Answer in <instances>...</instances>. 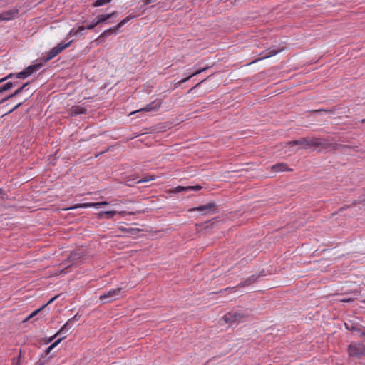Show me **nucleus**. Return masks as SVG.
I'll list each match as a JSON object with an SVG mask.
<instances>
[{"label": "nucleus", "mask_w": 365, "mask_h": 365, "mask_svg": "<svg viewBox=\"0 0 365 365\" xmlns=\"http://www.w3.org/2000/svg\"><path fill=\"white\" fill-rule=\"evenodd\" d=\"M289 146L299 145L304 149L310 147L327 148L331 145L327 139L321 138H302L287 143Z\"/></svg>", "instance_id": "obj_1"}, {"label": "nucleus", "mask_w": 365, "mask_h": 365, "mask_svg": "<svg viewBox=\"0 0 365 365\" xmlns=\"http://www.w3.org/2000/svg\"><path fill=\"white\" fill-rule=\"evenodd\" d=\"M73 41H70L69 42L65 43H60L56 46L53 47L47 54V56L45 58H41V61L43 63V64L48 61L53 59L54 57H56L58 54L61 53L63 50L68 48L71 44L72 43Z\"/></svg>", "instance_id": "obj_2"}, {"label": "nucleus", "mask_w": 365, "mask_h": 365, "mask_svg": "<svg viewBox=\"0 0 365 365\" xmlns=\"http://www.w3.org/2000/svg\"><path fill=\"white\" fill-rule=\"evenodd\" d=\"M248 314H245L242 310H232L225 314L222 319L226 322H240L244 317H247Z\"/></svg>", "instance_id": "obj_3"}, {"label": "nucleus", "mask_w": 365, "mask_h": 365, "mask_svg": "<svg viewBox=\"0 0 365 365\" xmlns=\"http://www.w3.org/2000/svg\"><path fill=\"white\" fill-rule=\"evenodd\" d=\"M122 289H123L121 287H118L116 289L106 291L100 296L99 299L103 304L117 299L120 297Z\"/></svg>", "instance_id": "obj_4"}, {"label": "nucleus", "mask_w": 365, "mask_h": 365, "mask_svg": "<svg viewBox=\"0 0 365 365\" xmlns=\"http://www.w3.org/2000/svg\"><path fill=\"white\" fill-rule=\"evenodd\" d=\"M348 353L350 356L361 359L365 356V345L363 344H351L348 346Z\"/></svg>", "instance_id": "obj_5"}, {"label": "nucleus", "mask_w": 365, "mask_h": 365, "mask_svg": "<svg viewBox=\"0 0 365 365\" xmlns=\"http://www.w3.org/2000/svg\"><path fill=\"white\" fill-rule=\"evenodd\" d=\"M43 63L41 61V63L29 66L22 71L16 73V78L19 79H25L29 76L32 75L34 73L38 71L41 67L43 66Z\"/></svg>", "instance_id": "obj_6"}, {"label": "nucleus", "mask_w": 365, "mask_h": 365, "mask_svg": "<svg viewBox=\"0 0 365 365\" xmlns=\"http://www.w3.org/2000/svg\"><path fill=\"white\" fill-rule=\"evenodd\" d=\"M194 211L202 212V215L208 213L215 214L218 212V206L215 202H209L206 205H200L199 207H192L188 210V212Z\"/></svg>", "instance_id": "obj_7"}, {"label": "nucleus", "mask_w": 365, "mask_h": 365, "mask_svg": "<svg viewBox=\"0 0 365 365\" xmlns=\"http://www.w3.org/2000/svg\"><path fill=\"white\" fill-rule=\"evenodd\" d=\"M86 253L81 249H77L72 251L67 259L63 262L64 264H66L68 262H71L74 264L77 262L78 260H81L84 256Z\"/></svg>", "instance_id": "obj_8"}, {"label": "nucleus", "mask_w": 365, "mask_h": 365, "mask_svg": "<svg viewBox=\"0 0 365 365\" xmlns=\"http://www.w3.org/2000/svg\"><path fill=\"white\" fill-rule=\"evenodd\" d=\"M109 204L107 201H101L98 202H86L76 204L74 206L68 208V210H73L76 208H88V207H99Z\"/></svg>", "instance_id": "obj_9"}, {"label": "nucleus", "mask_w": 365, "mask_h": 365, "mask_svg": "<svg viewBox=\"0 0 365 365\" xmlns=\"http://www.w3.org/2000/svg\"><path fill=\"white\" fill-rule=\"evenodd\" d=\"M264 271L260 272L258 274H254L252 276L249 277L244 282H240L239 284H237V287H247L249 286L253 283H255L258 281L259 277L261 276H264Z\"/></svg>", "instance_id": "obj_10"}, {"label": "nucleus", "mask_w": 365, "mask_h": 365, "mask_svg": "<svg viewBox=\"0 0 365 365\" xmlns=\"http://www.w3.org/2000/svg\"><path fill=\"white\" fill-rule=\"evenodd\" d=\"M161 106V101H153L150 103L146 105L144 108L139 109L137 110V112H150L153 110H157ZM135 112H132L130 114L135 113Z\"/></svg>", "instance_id": "obj_11"}, {"label": "nucleus", "mask_w": 365, "mask_h": 365, "mask_svg": "<svg viewBox=\"0 0 365 365\" xmlns=\"http://www.w3.org/2000/svg\"><path fill=\"white\" fill-rule=\"evenodd\" d=\"M19 14L18 9H11L0 14V21H9L13 19Z\"/></svg>", "instance_id": "obj_12"}, {"label": "nucleus", "mask_w": 365, "mask_h": 365, "mask_svg": "<svg viewBox=\"0 0 365 365\" xmlns=\"http://www.w3.org/2000/svg\"><path fill=\"white\" fill-rule=\"evenodd\" d=\"M29 84V82L23 83L22 86H20L18 89H16L14 93H11V94L6 96V97H4V98H2L0 101V104H2L4 102H6V101H8L11 98H13L16 97V96L19 95Z\"/></svg>", "instance_id": "obj_13"}, {"label": "nucleus", "mask_w": 365, "mask_h": 365, "mask_svg": "<svg viewBox=\"0 0 365 365\" xmlns=\"http://www.w3.org/2000/svg\"><path fill=\"white\" fill-rule=\"evenodd\" d=\"M118 16V11H113L110 14H100L96 17V21L99 24L105 23L112 17H117Z\"/></svg>", "instance_id": "obj_14"}, {"label": "nucleus", "mask_w": 365, "mask_h": 365, "mask_svg": "<svg viewBox=\"0 0 365 365\" xmlns=\"http://www.w3.org/2000/svg\"><path fill=\"white\" fill-rule=\"evenodd\" d=\"M141 212H142L141 211H137L136 212H128V215H135L136 213H141ZM103 213L105 214V216L108 219L112 218L117 213L119 215H120V216H125L127 214V212L125 211L117 212V211H115V210H112V211H103Z\"/></svg>", "instance_id": "obj_15"}, {"label": "nucleus", "mask_w": 365, "mask_h": 365, "mask_svg": "<svg viewBox=\"0 0 365 365\" xmlns=\"http://www.w3.org/2000/svg\"><path fill=\"white\" fill-rule=\"evenodd\" d=\"M116 31L114 27L110 28L106 31H104L96 40V42L101 43L106 40L110 35L116 34Z\"/></svg>", "instance_id": "obj_16"}, {"label": "nucleus", "mask_w": 365, "mask_h": 365, "mask_svg": "<svg viewBox=\"0 0 365 365\" xmlns=\"http://www.w3.org/2000/svg\"><path fill=\"white\" fill-rule=\"evenodd\" d=\"M87 113V109L81 106H73L70 108V114L72 116H77L81 114H86Z\"/></svg>", "instance_id": "obj_17"}, {"label": "nucleus", "mask_w": 365, "mask_h": 365, "mask_svg": "<svg viewBox=\"0 0 365 365\" xmlns=\"http://www.w3.org/2000/svg\"><path fill=\"white\" fill-rule=\"evenodd\" d=\"M210 68V66H206V67H204V68H198L197 69L195 72H193L192 73H191L190 76H188L187 77L185 78H182L181 79L180 81H178V85H182V83L187 82V81H189L191 78L207 71L208 68Z\"/></svg>", "instance_id": "obj_18"}, {"label": "nucleus", "mask_w": 365, "mask_h": 365, "mask_svg": "<svg viewBox=\"0 0 365 365\" xmlns=\"http://www.w3.org/2000/svg\"><path fill=\"white\" fill-rule=\"evenodd\" d=\"M272 170L273 172H282V171H291L292 169L289 168L287 163H279L272 166Z\"/></svg>", "instance_id": "obj_19"}, {"label": "nucleus", "mask_w": 365, "mask_h": 365, "mask_svg": "<svg viewBox=\"0 0 365 365\" xmlns=\"http://www.w3.org/2000/svg\"><path fill=\"white\" fill-rule=\"evenodd\" d=\"M73 326L72 320L68 319L66 324L60 329L56 334L61 335L68 333Z\"/></svg>", "instance_id": "obj_20"}, {"label": "nucleus", "mask_w": 365, "mask_h": 365, "mask_svg": "<svg viewBox=\"0 0 365 365\" xmlns=\"http://www.w3.org/2000/svg\"><path fill=\"white\" fill-rule=\"evenodd\" d=\"M345 328L351 331L361 332V329L358 327V325L354 324L353 322H349L348 323L344 324Z\"/></svg>", "instance_id": "obj_21"}, {"label": "nucleus", "mask_w": 365, "mask_h": 365, "mask_svg": "<svg viewBox=\"0 0 365 365\" xmlns=\"http://www.w3.org/2000/svg\"><path fill=\"white\" fill-rule=\"evenodd\" d=\"M134 16L129 15L124 19L121 20L116 26H113L116 32L119 31V29L124 26L126 23H128L130 19H132Z\"/></svg>", "instance_id": "obj_22"}, {"label": "nucleus", "mask_w": 365, "mask_h": 365, "mask_svg": "<svg viewBox=\"0 0 365 365\" xmlns=\"http://www.w3.org/2000/svg\"><path fill=\"white\" fill-rule=\"evenodd\" d=\"M120 230H121L122 232H125L130 235H137L139 232L141 231L140 229H138V228H125V227H120L119 228Z\"/></svg>", "instance_id": "obj_23"}, {"label": "nucleus", "mask_w": 365, "mask_h": 365, "mask_svg": "<svg viewBox=\"0 0 365 365\" xmlns=\"http://www.w3.org/2000/svg\"><path fill=\"white\" fill-rule=\"evenodd\" d=\"M66 336H63L58 339H57L56 341H54L52 344H51L45 351L46 356L48 355L51 350H53Z\"/></svg>", "instance_id": "obj_24"}, {"label": "nucleus", "mask_w": 365, "mask_h": 365, "mask_svg": "<svg viewBox=\"0 0 365 365\" xmlns=\"http://www.w3.org/2000/svg\"><path fill=\"white\" fill-rule=\"evenodd\" d=\"M12 88L11 81H8L6 83L0 86V93H4Z\"/></svg>", "instance_id": "obj_25"}, {"label": "nucleus", "mask_w": 365, "mask_h": 365, "mask_svg": "<svg viewBox=\"0 0 365 365\" xmlns=\"http://www.w3.org/2000/svg\"><path fill=\"white\" fill-rule=\"evenodd\" d=\"M338 110V107L337 106H334L331 108H326V109H319V110H314L313 112L314 113H321V112H324L326 113H330V114H332V113H334L336 110Z\"/></svg>", "instance_id": "obj_26"}, {"label": "nucleus", "mask_w": 365, "mask_h": 365, "mask_svg": "<svg viewBox=\"0 0 365 365\" xmlns=\"http://www.w3.org/2000/svg\"><path fill=\"white\" fill-rule=\"evenodd\" d=\"M94 26L91 23L89 24H88L86 26H79L78 27V29H76V31L75 32V34H79L80 32L84 31L85 29H88V30H91L93 29H94Z\"/></svg>", "instance_id": "obj_27"}, {"label": "nucleus", "mask_w": 365, "mask_h": 365, "mask_svg": "<svg viewBox=\"0 0 365 365\" xmlns=\"http://www.w3.org/2000/svg\"><path fill=\"white\" fill-rule=\"evenodd\" d=\"M112 0H96L93 4V7H99L111 2Z\"/></svg>", "instance_id": "obj_28"}, {"label": "nucleus", "mask_w": 365, "mask_h": 365, "mask_svg": "<svg viewBox=\"0 0 365 365\" xmlns=\"http://www.w3.org/2000/svg\"><path fill=\"white\" fill-rule=\"evenodd\" d=\"M212 220H208L205 222L204 223H201L199 225L203 229H212L213 227L214 222Z\"/></svg>", "instance_id": "obj_29"}, {"label": "nucleus", "mask_w": 365, "mask_h": 365, "mask_svg": "<svg viewBox=\"0 0 365 365\" xmlns=\"http://www.w3.org/2000/svg\"><path fill=\"white\" fill-rule=\"evenodd\" d=\"M46 308V305H42L40 308L34 310L31 314H29L26 321L29 320L31 318H33L34 316L37 315L41 311Z\"/></svg>", "instance_id": "obj_30"}, {"label": "nucleus", "mask_w": 365, "mask_h": 365, "mask_svg": "<svg viewBox=\"0 0 365 365\" xmlns=\"http://www.w3.org/2000/svg\"><path fill=\"white\" fill-rule=\"evenodd\" d=\"M186 192V186H177L175 188H173L171 190H170V192L172 193H178V192Z\"/></svg>", "instance_id": "obj_31"}, {"label": "nucleus", "mask_w": 365, "mask_h": 365, "mask_svg": "<svg viewBox=\"0 0 365 365\" xmlns=\"http://www.w3.org/2000/svg\"><path fill=\"white\" fill-rule=\"evenodd\" d=\"M202 189V186L196 185L194 186H186V192L188 191H198Z\"/></svg>", "instance_id": "obj_32"}, {"label": "nucleus", "mask_w": 365, "mask_h": 365, "mask_svg": "<svg viewBox=\"0 0 365 365\" xmlns=\"http://www.w3.org/2000/svg\"><path fill=\"white\" fill-rule=\"evenodd\" d=\"M21 358V349H19V354L17 357H14L12 359L13 365H20V359Z\"/></svg>", "instance_id": "obj_33"}, {"label": "nucleus", "mask_w": 365, "mask_h": 365, "mask_svg": "<svg viewBox=\"0 0 365 365\" xmlns=\"http://www.w3.org/2000/svg\"><path fill=\"white\" fill-rule=\"evenodd\" d=\"M58 334H55L53 336L46 339H42L41 341H43L44 344H48L51 343Z\"/></svg>", "instance_id": "obj_34"}, {"label": "nucleus", "mask_w": 365, "mask_h": 365, "mask_svg": "<svg viewBox=\"0 0 365 365\" xmlns=\"http://www.w3.org/2000/svg\"><path fill=\"white\" fill-rule=\"evenodd\" d=\"M23 104L22 102H20L18 104H16L13 108H11V110H9V111H7L6 113H4L3 115V116L4 115H6L9 113H11L12 112H14L15 110H16L18 108H19L21 105Z\"/></svg>", "instance_id": "obj_35"}, {"label": "nucleus", "mask_w": 365, "mask_h": 365, "mask_svg": "<svg viewBox=\"0 0 365 365\" xmlns=\"http://www.w3.org/2000/svg\"><path fill=\"white\" fill-rule=\"evenodd\" d=\"M14 76L16 77V73H9L6 76L0 79V83L4 82L5 81H6L8 79L13 78Z\"/></svg>", "instance_id": "obj_36"}, {"label": "nucleus", "mask_w": 365, "mask_h": 365, "mask_svg": "<svg viewBox=\"0 0 365 365\" xmlns=\"http://www.w3.org/2000/svg\"><path fill=\"white\" fill-rule=\"evenodd\" d=\"M154 180V178L153 176L146 177L145 178H142L140 180H138L135 182V183H140L144 182H148L150 180Z\"/></svg>", "instance_id": "obj_37"}, {"label": "nucleus", "mask_w": 365, "mask_h": 365, "mask_svg": "<svg viewBox=\"0 0 365 365\" xmlns=\"http://www.w3.org/2000/svg\"><path fill=\"white\" fill-rule=\"evenodd\" d=\"M207 78H204L202 79V81H200L199 83H197L195 86H194L193 87H192L188 91L187 93H191L195 88H196L197 87H198L202 83H203L204 81H206Z\"/></svg>", "instance_id": "obj_38"}, {"label": "nucleus", "mask_w": 365, "mask_h": 365, "mask_svg": "<svg viewBox=\"0 0 365 365\" xmlns=\"http://www.w3.org/2000/svg\"><path fill=\"white\" fill-rule=\"evenodd\" d=\"M61 296V294H57V295H55L53 297H52L51 299H49V301L45 304L44 305H46V307H47L48 304L53 303L56 299H57L59 297Z\"/></svg>", "instance_id": "obj_39"}, {"label": "nucleus", "mask_w": 365, "mask_h": 365, "mask_svg": "<svg viewBox=\"0 0 365 365\" xmlns=\"http://www.w3.org/2000/svg\"><path fill=\"white\" fill-rule=\"evenodd\" d=\"M279 52V50H270L268 53V55L266 56L264 58L273 56L277 54Z\"/></svg>", "instance_id": "obj_40"}, {"label": "nucleus", "mask_w": 365, "mask_h": 365, "mask_svg": "<svg viewBox=\"0 0 365 365\" xmlns=\"http://www.w3.org/2000/svg\"><path fill=\"white\" fill-rule=\"evenodd\" d=\"M80 317H81V315L77 313L76 314H75L74 317H73L72 318L69 319L70 320H72V322L73 323L74 321H78L80 319Z\"/></svg>", "instance_id": "obj_41"}, {"label": "nucleus", "mask_w": 365, "mask_h": 365, "mask_svg": "<svg viewBox=\"0 0 365 365\" xmlns=\"http://www.w3.org/2000/svg\"><path fill=\"white\" fill-rule=\"evenodd\" d=\"M47 361V359H44V358L39 359L36 365H44L46 362Z\"/></svg>", "instance_id": "obj_42"}, {"label": "nucleus", "mask_w": 365, "mask_h": 365, "mask_svg": "<svg viewBox=\"0 0 365 365\" xmlns=\"http://www.w3.org/2000/svg\"><path fill=\"white\" fill-rule=\"evenodd\" d=\"M6 195V192L2 188H0V199H3L4 196Z\"/></svg>", "instance_id": "obj_43"}, {"label": "nucleus", "mask_w": 365, "mask_h": 365, "mask_svg": "<svg viewBox=\"0 0 365 365\" xmlns=\"http://www.w3.org/2000/svg\"><path fill=\"white\" fill-rule=\"evenodd\" d=\"M76 31V30H75V29H71V31L69 32V34H68V36L76 35L75 34Z\"/></svg>", "instance_id": "obj_44"}, {"label": "nucleus", "mask_w": 365, "mask_h": 365, "mask_svg": "<svg viewBox=\"0 0 365 365\" xmlns=\"http://www.w3.org/2000/svg\"><path fill=\"white\" fill-rule=\"evenodd\" d=\"M103 216H105V214L103 213V211L102 212H100L98 214V219H102L103 217Z\"/></svg>", "instance_id": "obj_45"}, {"label": "nucleus", "mask_w": 365, "mask_h": 365, "mask_svg": "<svg viewBox=\"0 0 365 365\" xmlns=\"http://www.w3.org/2000/svg\"><path fill=\"white\" fill-rule=\"evenodd\" d=\"M143 2L145 5H148L152 2V0H143Z\"/></svg>", "instance_id": "obj_46"}, {"label": "nucleus", "mask_w": 365, "mask_h": 365, "mask_svg": "<svg viewBox=\"0 0 365 365\" xmlns=\"http://www.w3.org/2000/svg\"><path fill=\"white\" fill-rule=\"evenodd\" d=\"M91 24L94 26V27H96L98 24V23L96 21V18L93 20Z\"/></svg>", "instance_id": "obj_47"}, {"label": "nucleus", "mask_w": 365, "mask_h": 365, "mask_svg": "<svg viewBox=\"0 0 365 365\" xmlns=\"http://www.w3.org/2000/svg\"><path fill=\"white\" fill-rule=\"evenodd\" d=\"M360 336L364 337L363 341L365 343V331H362Z\"/></svg>", "instance_id": "obj_48"}, {"label": "nucleus", "mask_w": 365, "mask_h": 365, "mask_svg": "<svg viewBox=\"0 0 365 365\" xmlns=\"http://www.w3.org/2000/svg\"><path fill=\"white\" fill-rule=\"evenodd\" d=\"M11 83H12V88L16 85L19 84V81H11Z\"/></svg>", "instance_id": "obj_49"}, {"label": "nucleus", "mask_w": 365, "mask_h": 365, "mask_svg": "<svg viewBox=\"0 0 365 365\" xmlns=\"http://www.w3.org/2000/svg\"><path fill=\"white\" fill-rule=\"evenodd\" d=\"M351 207V205H346V207H341V208L339 210V212H341V211L344 210V209L348 208V207Z\"/></svg>", "instance_id": "obj_50"}, {"label": "nucleus", "mask_w": 365, "mask_h": 365, "mask_svg": "<svg viewBox=\"0 0 365 365\" xmlns=\"http://www.w3.org/2000/svg\"><path fill=\"white\" fill-rule=\"evenodd\" d=\"M341 302H349L352 301V299H342V300H341Z\"/></svg>", "instance_id": "obj_51"}, {"label": "nucleus", "mask_w": 365, "mask_h": 365, "mask_svg": "<svg viewBox=\"0 0 365 365\" xmlns=\"http://www.w3.org/2000/svg\"><path fill=\"white\" fill-rule=\"evenodd\" d=\"M234 288H235V287H227V288H225V289H223V290H224V291H227V290H228V289H234Z\"/></svg>", "instance_id": "obj_52"}, {"label": "nucleus", "mask_w": 365, "mask_h": 365, "mask_svg": "<svg viewBox=\"0 0 365 365\" xmlns=\"http://www.w3.org/2000/svg\"><path fill=\"white\" fill-rule=\"evenodd\" d=\"M69 266H68L67 267H66L65 269H62L61 272H66V269H68Z\"/></svg>", "instance_id": "obj_53"}, {"label": "nucleus", "mask_w": 365, "mask_h": 365, "mask_svg": "<svg viewBox=\"0 0 365 365\" xmlns=\"http://www.w3.org/2000/svg\"><path fill=\"white\" fill-rule=\"evenodd\" d=\"M336 214V212H334L331 214V215H335Z\"/></svg>", "instance_id": "obj_54"}, {"label": "nucleus", "mask_w": 365, "mask_h": 365, "mask_svg": "<svg viewBox=\"0 0 365 365\" xmlns=\"http://www.w3.org/2000/svg\"><path fill=\"white\" fill-rule=\"evenodd\" d=\"M361 122H362V123H364V122H365V119H363V120H361Z\"/></svg>", "instance_id": "obj_55"}]
</instances>
